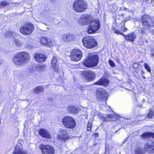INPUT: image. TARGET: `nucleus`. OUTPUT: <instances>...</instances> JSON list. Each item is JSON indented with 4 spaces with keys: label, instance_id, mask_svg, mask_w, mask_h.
Segmentation results:
<instances>
[{
    "label": "nucleus",
    "instance_id": "e433bc0d",
    "mask_svg": "<svg viewBox=\"0 0 154 154\" xmlns=\"http://www.w3.org/2000/svg\"><path fill=\"white\" fill-rule=\"evenodd\" d=\"M144 66L145 68L147 70L148 72H150V68L148 64L146 63H144Z\"/></svg>",
    "mask_w": 154,
    "mask_h": 154
},
{
    "label": "nucleus",
    "instance_id": "473e14b6",
    "mask_svg": "<svg viewBox=\"0 0 154 154\" xmlns=\"http://www.w3.org/2000/svg\"><path fill=\"white\" fill-rule=\"evenodd\" d=\"M13 40L14 41L15 43V44L18 47H19L21 43L19 40L14 38H13Z\"/></svg>",
    "mask_w": 154,
    "mask_h": 154
},
{
    "label": "nucleus",
    "instance_id": "423d86ee",
    "mask_svg": "<svg viewBox=\"0 0 154 154\" xmlns=\"http://www.w3.org/2000/svg\"><path fill=\"white\" fill-rule=\"evenodd\" d=\"M63 125L66 128L72 129L76 126V123L74 119L72 117L66 116L62 119Z\"/></svg>",
    "mask_w": 154,
    "mask_h": 154
},
{
    "label": "nucleus",
    "instance_id": "7c9ffc66",
    "mask_svg": "<svg viewBox=\"0 0 154 154\" xmlns=\"http://www.w3.org/2000/svg\"><path fill=\"white\" fill-rule=\"evenodd\" d=\"M55 45L54 42L51 41L50 38H48V40L46 45L48 46V47H53V46Z\"/></svg>",
    "mask_w": 154,
    "mask_h": 154
},
{
    "label": "nucleus",
    "instance_id": "c9c22d12",
    "mask_svg": "<svg viewBox=\"0 0 154 154\" xmlns=\"http://www.w3.org/2000/svg\"><path fill=\"white\" fill-rule=\"evenodd\" d=\"M109 8H110L111 10L112 11H116L117 9V7L116 5H111Z\"/></svg>",
    "mask_w": 154,
    "mask_h": 154
},
{
    "label": "nucleus",
    "instance_id": "f257e3e1",
    "mask_svg": "<svg viewBox=\"0 0 154 154\" xmlns=\"http://www.w3.org/2000/svg\"><path fill=\"white\" fill-rule=\"evenodd\" d=\"M30 59L29 54L26 52H20L13 58V63L15 65L20 67L26 64Z\"/></svg>",
    "mask_w": 154,
    "mask_h": 154
},
{
    "label": "nucleus",
    "instance_id": "9d476101",
    "mask_svg": "<svg viewBox=\"0 0 154 154\" xmlns=\"http://www.w3.org/2000/svg\"><path fill=\"white\" fill-rule=\"evenodd\" d=\"M108 96L109 94L103 88H98L97 91V97L98 100L103 99L106 101Z\"/></svg>",
    "mask_w": 154,
    "mask_h": 154
},
{
    "label": "nucleus",
    "instance_id": "79ce46f5",
    "mask_svg": "<svg viewBox=\"0 0 154 154\" xmlns=\"http://www.w3.org/2000/svg\"><path fill=\"white\" fill-rule=\"evenodd\" d=\"M121 30L124 32L126 31L127 30V29L124 26L121 27Z\"/></svg>",
    "mask_w": 154,
    "mask_h": 154
},
{
    "label": "nucleus",
    "instance_id": "5701e85b",
    "mask_svg": "<svg viewBox=\"0 0 154 154\" xmlns=\"http://www.w3.org/2000/svg\"><path fill=\"white\" fill-rule=\"evenodd\" d=\"M68 112L71 113L75 114L78 113V109L76 106H69L67 107Z\"/></svg>",
    "mask_w": 154,
    "mask_h": 154
},
{
    "label": "nucleus",
    "instance_id": "393cba45",
    "mask_svg": "<svg viewBox=\"0 0 154 154\" xmlns=\"http://www.w3.org/2000/svg\"><path fill=\"white\" fill-rule=\"evenodd\" d=\"M141 137L143 139H146L149 138L150 137H153L154 134L149 132L144 133L142 134Z\"/></svg>",
    "mask_w": 154,
    "mask_h": 154
},
{
    "label": "nucleus",
    "instance_id": "0eeeda50",
    "mask_svg": "<svg viewBox=\"0 0 154 154\" xmlns=\"http://www.w3.org/2000/svg\"><path fill=\"white\" fill-rule=\"evenodd\" d=\"M20 32L24 35L30 34L34 30L33 25L31 23H29L20 27Z\"/></svg>",
    "mask_w": 154,
    "mask_h": 154
},
{
    "label": "nucleus",
    "instance_id": "c85d7f7f",
    "mask_svg": "<svg viewBox=\"0 0 154 154\" xmlns=\"http://www.w3.org/2000/svg\"><path fill=\"white\" fill-rule=\"evenodd\" d=\"M48 40V38L45 37H43L40 40V42L43 45H46Z\"/></svg>",
    "mask_w": 154,
    "mask_h": 154
},
{
    "label": "nucleus",
    "instance_id": "a878e982",
    "mask_svg": "<svg viewBox=\"0 0 154 154\" xmlns=\"http://www.w3.org/2000/svg\"><path fill=\"white\" fill-rule=\"evenodd\" d=\"M6 36L7 37L10 38H12L13 37L15 36L16 35V34L14 32H12V31H9L7 32L5 34Z\"/></svg>",
    "mask_w": 154,
    "mask_h": 154
},
{
    "label": "nucleus",
    "instance_id": "c03bdc74",
    "mask_svg": "<svg viewBox=\"0 0 154 154\" xmlns=\"http://www.w3.org/2000/svg\"><path fill=\"white\" fill-rule=\"evenodd\" d=\"M126 8H125L122 7V8H120V10L121 11H124V10H126Z\"/></svg>",
    "mask_w": 154,
    "mask_h": 154
},
{
    "label": "nucleus",
    "instance_id": "58836bf2",
    "mask_svg": "<svg viewBox=\"0 0 154 154\" xmlns=\"http://www.w3.org/2000/svg\"><path fill=\"white\" fill-rule=\"evenodd\" d=\"M140 31L142 34H146V29L143 28H140Z\"/></svg>",
    "mask_w": 154,
    "mask_h": 154
},
{
    "label": "nucleus",
    "instance_id": "2f4dec72",
    "mask_svg": "<svg viewBox=\"0 0 154 154\" xmlns=\"http://www.w3.org/2000/svg\"><path fill=\"white\" fill-rule=\"evenodd\" d=\"M9 2H7L5 1L2 2L0 4V8H2L3 7H4L6 6L9 5Z\"/></svg>",
    "mask_w": 154,
    "mask_h": 154
},
{
    "label": "nucleus",
    "instance_id": "4468645a",
    "mask_svg": "<svg viewBox=\"0 0 154 154\" xmlns=\"http://www.w3.org/2000/svg\"><path fill=\"white\" fill-rule=\"evenodd\" d=\"M35 60L39 63H42L45 61L46 57L45 55L42 53H35L33 54Z\"/></svg>",
    "mask_w": 154,
    "mask_h": 154
},
{
    "label": "nucleus",
    "instance_id": "dca6fc26",
    "mask_svg": "<svg viewBox=\"0 0 154 154\" xmlns=\"http://www.w3.org/2000/svg\"><path fill=\"white\" fill-rule=\"evenodd\" d=\"M92 19L90 15L87 14L82 15L80 18L81 23L83 25L89 24Z\"/></svg>",
    "mask_w": 154,
    "mask_h": 154
},
{
    "label": "nucleus",
    "instance_id": "aec40b11",
    "mask_svg": "<svg viewBox=\"0 0 154 154\" xmlns=\"http://www.w3.org/2000/svg\"><path fill=\"white\" fill-rule=\"evenodd\" d=\"M109 81L104 78H103L99 80L97 82L95 83V84L99 85H102L104 86H107L109 83Z\"/></svg>",
    "mask_w": 154,
    "mask_h": 154
},
{
    "label": "nucleus",
    "instance_id": "f8f14e48",
    "mask_svg": "<svg viewBox=\"0 0 154 154\" xmlns=\"http://www.w3.org/2000/svg\"><path fill=\"white\" fill-rule=\"evenodd\" d=\"M82 74L84 75L86 80L89 81H92L96 77L94 72L91 71H83Z\"/></svg>",
    "mask_w": 154,
    "mask_h": 154
},
{
    "label": "nucleus",
    "instance_id": "a18cd8bd",
    "mask_svg": "<svg viewBox=\"0 0 154 154\" xmlns=\"http://www.w3.org/2000/svg\"><path fill=\"white\" fill-rule=\"evenodd\" d=\"M150 32L152 33L154 35V29L151 30Z\"/></svg>",
    "mask_w": 154,
    "mask_h": 154
},
{
    "label": "nucleus",
    "instance_id": "f3484780",
    "mask_svg": "<svg viewBox=\"0 0 154 154\" xmlns=\"http://www.w3.org/2000/svg\"><path fill=\"white\" fill-rule=\"evenodd\" d=\"M145 151L149 153H152L154 152V142L146 143L144 147Z\"/></svg>",
    "mask_w": 154,
    "mask_h": 154
},
{
    "label": "nucleus",
    "instance_id": "6e6552de",
    "mask_svg": "<svg viewBox=\"0 0 154 154\" xmlns=\"http://www.w3.org/2000/svg\"><path fill=\"white\" fill-rule=\"evenodd\" d=\"M71 60L74 61H77L82 58V54L81 51L79 49H74L71 52Z\"/></svg>",
    "mask_w": 154,
    "mask_h": 154
},
{
    "label": "nucleus",
    "instance_id": "de8ad7c7",
    "mask_svg": "<svg viewBox=\"0 0 154 154\" xmlns=\"http://www.w3.org/2000/svg\"><path fill=\"white\" fill-rule=\"evenodd\" d=\"M122 17H123V14H122Z\"/></svg>",
    "mask_w": 154,
    "mask_h": 154
},
{
    "label": "nucleus",
    "instance_id": "1a4fd4ad",
    "mask_svg": "<svg viewBox=\"0 0 154 154\" xmlns=\"http://www.w3.org/2000/svg\"><path fill=\"white\" fill-rule=\"evenodd\" d=\"M150 17L148 15H143L142 17L141 21L144 27L152 28L154 26V20L149 21Z\"/></svg>",
    "mask_w": 154,
    "mask_h": 154
},
{
    "label": "nucleus",
    "instance_id": "cd10ccee",
    "mask_svg": "<svg viewBox=\"0 0 154 154\" xmlns=\"http://www.w3.org/2000/svg\"><path fill=\"white\" fill-rule=\"evenodd\" d=\"M132 66L134 69H137V70L140 69L142 68L141 65L137 62L134 63L133 64Z\"/></svg>",
    "mask_w": 154,
    "mask_h": 154
},
{
    "label": "nucleus",
    "instance_id": "a211bd4d",
    "mask_svg": "<svg viewBox=\"0 0 154 154\" xmlns=\"http://www.w3.org/2000/svg\"><path fill=\"white\" fill-rule=\"evenodd\" d=\"M75 36L72 34L67 33L63 34L62 36V39L65 42H69L74 39Z\"/></svg>",
    "mask_w": 154,
    "mask_h": 154
},
{
    "label": "nucleus",
    "instance_id": "412c9836",
    "mask_svg": "<svg viewBox=\"0 0 154 154\" xmlns=\"http://www.w3.org/2000/svg\"><path fill=\"white\" fill-rule=\"evenodd\" d=\"M39 133L43 137L47 138H50L51 137L49 132L44 129H41L39 131Z\"/></svg>",
    "mask_w": 154,
    "mask_h": 154
},
{
    "label": "nucleus",
    "instance_id": "f704fd0d",
    "mask_svg": "<svg viewBox=\"0 0 154 154\" xmlns=\"http://www.w3.org/2000/svg\"><path fill=\"white\" fill-rule=\"evenodd\" d=\"M46 66L45 65H40L38 66V69L40 71H42L45 69Z\"/></svg>",
    "mask_w": 154,
    "mask_h": 154
},
{
    "label": "nucleus",
    "instance_id": "b1692460",
    "mask_svg": "<svg viewBox=\"0 0 154 154\" xmlns=\"http://www.w3.org/2000/svg\"><path fill=\"white\" fill-rule=\"evenodd\" d=\"M105 117L106 120L108 121H115L118 118L116 115H108Z\"/></svg>",
    "mask_w": 154,
    "mask_h": 154
},
{
    "label": "nucleus",
    "instance_id": "49530a36",
    "mask_svg": "<svg viewBox=\"0 0 154 154\" xmlns=\"http://www.w3.org/2000/svg\"><path fill=\"white\" fill-rule=\"evenodd\" d=\"M143 73V70H141V73H142V74Z\"/></svg>",
    "mask_w": 154,
    "mask_h": 154
},
{
    "label": "nucleus",
    "instance_id": "bb28decb",
    "mask_svg": "<svg viewBox=\"0 0 154 154\" xmlns=\"http://www.w3.org/2000/svg\"><path fill=\"white\" fill-rule=\"evenodd\" d=\"M43 88L42 86H38L34 88V92L36 94L42 92L43 91Z\"/></svg>",
    "mask_w": 154,
    "mask_h": 154
},
{
    "label": "nucleus",
    "instance_id": "37998d69",
    "mask_svg": "<svg viewBox=\"0 0 154 154\" xmlns=\"http://www.w3.org/2000/svg\"><path fill=\"white\" fill-rule=\"evenodd\" d=\"M151 54L152 56H154V49H152L151 50Z\"/></svg>",
    "mask_w": 154,
    "mask_h": 154
},
{
    "label": "nucleus",
    "instance_id": "2eb2a0df",
    "mask_svg": "<svg viewBox=\"0 0 154 154\" xmlns=\"http://www.w3.org/2000/svg\"><path fill=\"white\" fill-rule=\"evenodd\" d=\"M59 132L60 133V135H58L59 139L65 141L69 139L68 133L66 131L63 129H60Z\"/></svg>",
    "mask_w": 154,
    "mask_h": 154
},
{
    "label": "nucleus",
    "instance_id": "4be33fe9",
    "mask_svg": "<svg viewBox=\"0 0 154 154\" xmlns=\"http://www.w3.org/2000/svg\"><path fill=\"white\" fill-rule=\"evenodd\" d=\"M57 62V58L54 56H53L51 61V63L52 67L54 69V70L56 72H58V67L56 65Z\"/></svg>",
    "mask_w": 154,
    "mask_h": 154
},
{
    "label": "nucleus",
    "instance_id": "f03ea898",
    "mask_svg": "<svg viewBox=\"0 0 154 154\" xmlns=\"http://www.w3.org/2000/svg\"><path fill=\"white\" fill-rule=\"evenodd\" d=\"M99 61V57L96 54L90 55L83 62V65L87 67H92L97 66Z\"/></svg>",
    "mask_w": 154,
    "mask_h": 154
},
{
    "label": "nucleus",
    "instance_id": "c756f323",
    "mask_svg": "<svg viewBox=\"0 0 154 154\" xmlns=\"http://www.w3.org/2000/svg\"><path fill=\"white\" fill-rule=\"evenodd\" d=\"M135 154H144V152L143 149L140 148H137L135 150Z\"/></svg>",
    "mask_w": 154,
    "mask_h": 154
},
{
    "label": "nucleus",
    "instance_id": "09e8293b",
    "mask_svg": "<svg viewBox=\"0 0 154 154\" xmlns=\"http://www.w3.org/2000/svg\"><path fill=\"white\" fill-rule=\"evenodd\" d=\"M1 64V63L0 62V64Z\"/></svg>",
    "mask_w": 154,
    "mask_h": 154
},
{
    "label": "nucleus",
    "instance_id": "6ab92c4d",
    "mask_svg": "<svg viewBox=\"0 0 154 154\" xmlns=\"http://www.w3.org/2000/svg\"><path fill=\"white\" fill-rule=\"evenodd\" d=\"M13 154H31L30 153L23 151L22 148L19 146H15Z\"/></svg>",
    "mask_w": 154,
    "mask_h": 154
},
{
    "label": "nucleus",
    "instance_id": "7ed1b4c3",
    "mask_svg": "<svg viewBox=\"0 0 154 154\" xmlns=\"http://www.w3.org/2000/svg\"><path fill=\"white\" fill-rule=\"evenodd\" d=\"M73 6L74 10L78 12H84L88 8L87 3L82 0L75 1Z\"/></svg>",
    "mask_w": 154,
    "mask_h": 154
},
{
    "label": "nucleus",
    "instance_id": "4c0bfd02",
    "mask_svg": "<svg viewBox=\"0 0 154 154\" xmlns=\"http://www.w3.org/2000/svg\"><path fill=\"white\" fill-rule=\"evenodd\" d=\"M153 115V112L152 110H149V113L147 115L148 118H151Z\"/></svg>",
    "mask_w": 154,
    "mask_h": 154
},
{
    "label": "nucleus",
    "instance_id": "a19ab883",
    "mask_svg": "<svg viewBox=\"0 0 154 154\" xmlns=\"http://www.w3.org/2000/svg\"><path fill=\"white\" fill-rule=\"evenodd\" d=\"M109 63L110 65L112 66H114L115 65L114 63L112 60H109Z\"/></svg>",
    "mask_w": 154,
    "mask_h": 154
},
{
    "label": "nucleus",
    "instance_id": "ea45409f",
    "mask_svg": "<svg viewBox=\"0 0 154 154\" xmlns=\"http://www.w3.org/2000/svg\"><path fill=\"white\" fill-rule=\"evenodd\" d=\"M109 73L108 72H104L103 78H107L109 76Z\"/></svg>",
    "mask_w": 154,
    "mask_h": 154
},
{
    "label": "nucleus",
    "instance_id": "72a5a7b5",
    "mask_svg": "<svg viewBox=\"0 0 154 154\" xmlns=\"http://www.w3.org/2000/svg\"><path fill=\"white\" fill-rule=\"evenodd\" d=\"M92 121L89 120L88 123L87 127V130L88 131H90L91 130L92 127Z\"/></svg>",
    "mask_w": 154,
    "mask_h": 154
},
{
    "label": "nucleus",
    "instance_id": "20e7f679",
    "mask_svg": "<svg viewBox=\"0 0 154 154\" xmlns=\"http://www.w3.org/2000/svg\"><path fill=\"white\" fill-rule=\"evenodd\" d=\"M89 25L88 29V32L90 34L94 33L100 27L99 20L97 19H92L89 23Z\"/></svg>",
    "mask_w": 154,
    "mask_h": 154
},
{
    "label": "nucleus",
    "instance_id": "9b49d317",
    "mask_svg": "<svg viewBox=\"0 0 154 154\" xmlns=\"http://www.w3.org/2000/svg\"><path fill=\"white\" fill-rule=\"evenodd\" d=\"M42 152L44 154H52L54 153V148L49 145H44L42 144L39 146Z\"/></svg>",
    "mask_w": 154,
    "mask_h": 154
},
{
    "label": "nucleus",
    "instance_id": "ddd939ff",
    "mask_svg": "<svg viewBox=\"0 0 154 154\" xmlns=\"http://www.w3.org/2000/svg\"><path fill=\"white\" fill-rule=\"evenodd\" d=\"M114 32L115 33L120 34L123 36L126 40L129 41H133L134 40L136 37V35L134 33H130L128 35H125L121 32L117 31L116 29H115Z\"/></svg>",
    "mask_w": 154,
    "mask_h": 154
},
{
    "label": "nucleus",
    "instance_id": "39448f33",
    "mask_svg": "<svg viewBox=\"0 0 154 154\" xmlns=\"http://www.w3.org/2000/svg\"><path fill=\"white\" fill-rule=\"evenodd\" d=\"M82 42L84 46L87 48L95 47L97 45V43L93 38L89 36L84 37L82 39Z\"/></svg>",
    "mask_w": 154,
    "mask_h": 154
}]
</instances>
